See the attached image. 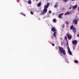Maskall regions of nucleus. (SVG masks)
Segmentation results:
<instances>
[{"mask_svg": "<svg viewBox=\"0 0 79 79\" xmlns=\"http://www.w3.org/2000/svg\"><path fill=\"white\" fill-rule=\"evenodd\" d=\"M59 51L60 52V53H63L64 55H66V52H65V50H64L63 48L61 47L60 46H59Z\"/></svg>", "mask_w": 79, "mask_h": 79, "instance_id": "obj_1", "label": "nucleus"}, {"mask_svg": "<svg viewBox=\"0 0 79 79\" xmlns=\"http://www.w3.org/2000/svg\"><path fill=\"white\" fill-rule=\"evenodd\" d=\"M47 12V9L44 8L43 11H42L40 14V15H44Z\"/></svg>", "mask_w": 79, "mask_h": 79, "instance_id": "obj_2", "label": "nucleus"}, {"mask_svg": "<svg viewBox=\"0 0 79 79\" xmlns=\"http://www.w3.org/2000/svg\"><path fill=\"white\" fill-rule=\"evenodd\" d=\"M78 21H79V18H77L76 19H74L73 21V23L76 25L77 24V23H78Z\"/></svg>", "mask_w": 79, "mask_h": 79, "instance_id": "obj_3", "label": "nucleus"}, {"mask_svg": "<svg viewBox=\"0 0 79 79\" xmlns=\"http://www.w3.org/2000/svg\"><path fill=\"white\" fill-rule=\"evenodd\" d=\"M66 35L69 40H71L72 39V35L71 34H69V33H67Z\"/></svg>", "mask_w": 79, "mask_h": 79, "instance_id": "obj_4", "label": "nucleus"}, {"mask_svg": "<svg viewBox=\"0 0 79 79\" xmlns=\"http://www.w3.org/2000/svg\"><path fill=\"white\" fill-rule=\"evenodd\" d=\"M70 29L71 30L73 29V31L74 32V33L76 32V28H75V27H74L73 25H72V26H70Z\"/></svg>", "mask_w": 79, "mask_h": 79, "instance_id": "obj_5", "label": "nucleus"}, {"mask_svg": "<svg viewBox=\"0 0 79 79\" xmlns=\"http://www.w3.org/2000/svg\"><path fill=\"white\" fill-rule=\"evenodd\" d=\"M67 49H68V52L69 54L70 55H72V52H71L70 50V48H69V47H68Z\"/></svg>", "mask_w": 79, "mask_h": 79, "instance_id": "obj_6", "label": "nucleus"}, {"mask_svg": "<svg viewBox=\"0 0 79 79\" xmlns=\"http://www.w3.org/2000/svg\"><path fill=\"white\" fill-rule=\"evenodd\" d=\"M77 42V40H73L72 41V43L73 45H76Z\"/></svg>", "mask_w": 79, "mask_h": 79, "instance_id": "obj_7", "label": "nucleus"}, {"mask_svg": "<svg viewBox=\"0 0 79 79\" xmlns=\"http://www.w3.org/2000/svg\"><path fill=\"white\" fill-rule=\"evenodd\" d=\"M71 13L70 11H68L67 12H66L65 14L64 15L66 16L67 15H70Z\"/></svg>", "mask_w": 79, "mask_h": 79, "instance_id": "obj_8", "label": "nucleus"}, {"mask_svg": "<svg viewBox=\"0 0 79 79\" xmlns=\"http://www.w3.org/2000/svg\"><path fill=\"white\" fill-rule=\"evenodd\" d=\"M63 14H64L63 13H62L59 14L58 16V18H61V16H62L63 15Z\"/></svg>", "mask_w": 79, "mask_h": 79, "instance_id": "obj_9", "label": "nucleus"}, {"mask_svg": "<svg viewBox=\"0 0 79 79\" xmlns=\"http://www.w3.org/2000/svg\"><path fill=\"white\" fill-rule=\"evenodd\" d=\"M77 7V5H76L75 6H74L72 7L73 9H75V8H76Z\"/></svg>", "mask_w": 79, "mask_h": 79, "instance_id": "obj_10", "label": "nucleus"}, {"mask_svg": "<svg viewBox=\"0 0 79 79\" xmlns=\"http://www.w3.org/2000/svg\"><path fill=\"white\" fill-rule=\"evenodd\" d=\"M41 2H40L39 3H38V4H37V6L38 7H39V6H41Z\"/></svg>", "mask_w": 79, "mask_h": 79, "instance_id": "obj_11", "label": "nucleus"}, {"mask_svg": "<svg viewBox=\"0 0 79 79\" xmlns=\"http://www.w3.org/2000/svg\"><path fill=\"white\" fill-rule=\"evenodd\" d=\"M52 30L53 32H55V31H56V29L54 27H53L52 28Z\"/></svg>", "mask_w": 79, "mask_h": 79, "instance_id": "obj_12", "label": "nucleus"}, {"mask_svg": "<svg viewBox=\"0 0 79 79\" xmlns=\"http://www.w3.org/2000/svg\"><path fill=\"white\" fill-rule=\"evenodd\" d=\"M48 8V6L47 5H45L44 6V8H45L46 9H47Z\"/></svg>", "mask_w": 79, "mask_h": 79, "instance_id": "obj_13", "label": "nucleus"}, {"mask_svg": "<svg viewBox=\"0 0 79 79\" xmlns=\"http://www.w3.org/2000/svg\"><path fill=\"white\" fill-rule=\"evenodd\" d=\"M58 5V2H57L54 6V8H56V7H57V5Z\"/></svg>", "mask_w": 79, "mask_h": 79, "instance_id": "obj_14", "label": "nucleus"}, {"mask_svg": "<svg viewBox=\"0 0 79 79\" xmlns=\"http://www.w3.org/2000/svg\"><path fill=\"white\" fill-rule=\"evenodd\" d=\"M56 19H54L53 20V21L54 23H56Z\"/></svg>", "mask_w": 79, "mask_h": 79, "instance_id": "obj_15", "label": "nucleus"}, {"mask_svg": "<svg viewBox=\"0 0 79 79\" xmlns=\"http://www.w3.org/2000/svg\"><path fill=\"white\" fill-rule=\"evenodd\" d=\"M56 32L55 31L54 32V33L53 34V35L55 37H56Z\"/></svg>", "mask_w": 79, "mask_h": 79, "instance_id": "obj_16", "label": "nucleus"}, {"mask_svg": "<svg viewBox=\"0 0 79 79\" xmlns=\"http://www.w3.org/2000/svg\"><path fill=\"white\" fill-rule=\"evenodd\" d=\"M28 4H31V1H30V0H29L28 2Z\"/></svg>", "mask_w": 79, "mask_h": 79, "instance_id": "obj_17", "label": "nucleus"}, {"mask_svg": "<svg viewBox=\"0 0 79 79\" xmlns=\"http://www.w3.org/2000/svg\"><path fill=\"white\" fill-rule=\"evenodd\" d=\"M66 60H65V62H67V63H69V62L68 61V59L66 58Z\"/></svg>", "mask_w": 79, "mask_h": 79, "instance_id": "obj_18", "label": "nucleus"}, {"mask_svg": "<svg viewBox=\"0 0 79 79\" xmlns=\"http://www.w3.org/2000/svg\"><path fill=\"white\" fill-rule=\"evenodd\" d=\"M74 62L75 63H78V61L77 60H75L74 61Z\"/></svg>", "mask_w": 79, "mask_h": 79, "instance_id": "obj_19", "label": "nucleus"}, {"mask_svg": "<svg viewBox=\"0 0 79 79\" xmlns=\"http://www.w3.org/2000/svg\"><path fill=\"white\" fill-rule=\"evenodd\" d=\"M72 8V6H70L69 8V10H71V9Z\"/></svg>", "mask_w": 79, "mask_h": 79, "instance_id": "obj_20", "label": "nucleus"}, {"mask_svg": "<svg viewBox=\"0 0 79 79\" xmlns=\"http://www.w3.org/2000/svg\"><path fill=\"white\" fill-rule=\"evenodd\" d=\"M62 28H64V24H63L62 25Z\"/></svg>", "mask_w": 79, "mask_h": 79, "instance_id": "obj_21", "label": "nucleus"}, {"mask_svg": "<svg viewBox=\"0 0 79 79\" xmlns=\"http://www.w3.org/2000/svg\"><path fill=\"white\" fill-rule=\"evenodd\" d=\"M46 5H48V6H50V3H47V4Z\"/></svg>", "mask_w": 79, "mask_h": 79, "instance_id": "obj_22", "label": "nucleus"}, {"mask_svg": "<svg viewBox=\"0 0 79 79\" xmlns=\"http://www.w3.org/2000/svg\"><path fill=\"white\" fill-rule=\"evenodd\" d=\"M49 13L50 14V13H52V11L51 10L49 11Z\"/></svg>", "mask_w": 79, "mask_h": 79, "instance_id": "obj_23", "label": "nucleus"}, {"mask_svg": "<svg viewBox=\"0 0 79 79\" xmlns=\"http://www.w3.org/2000/svg\"><path fill=\"white\" fill-rule=\"evenodd\" d=\"M30 13H31V15H34V13H33V12H32V11H31Z\"/></svg>", "mask_w": 79, "mask_h": 79, "instance_id": "obj_24", "label": "nucleus"}, {"mask_svg": "<svg viewBox=\"0 0 79 79\" xmlns=\"http://www.w3.org/2000/svg\"><path fill=\"white\" fill-rule=\"evenodd\" d=\"M66 24H68L69 23V22L68 21H66Z\"/></svg>", "mask_w": 79, "mask_h": 79, "instance_id": "obj_25", "label": "nucleus"}, {"mask_svg": "<svg viewBox=\"0 0 79 79\" xmlns=\"http://www.w3.org/2000/svg\"><path fill=\"white\" fill-rule=\"evenodd\" d=\"M73 50H75V46H73Z\"/></svg>", "mask_w": 79, "mask_h": 79, "instance_id": "obj_26", "label": "nucleus"}, {"mask_svg": "<svg viewBox=\"0 0 79 79\" xmlns=\"http://www.w3.org/2000/svg\"><path fill=\"white\" fill-rule=\"evenodd\" d=\"M21 14L22 15H23V16H26V15H25V14H23V13H22Z\"/></svg>", "mask_w": 79, "mask_h": 79, "instance_id": "obj_27", "label": "nucleus"}, {"mask_svg": "<svg viewBox=\"0 0 79 79\" xmlns=\"http://www.w3.org/2000/svg\"><path fill=\"white\" fill-rule=\"evenodd\" d=\"M65 39H66V40H67V37L65 36Z\"/></svg>", "mask_w": 79, "mask_h": 79, "instance_id": "obj_28", "label": "nucleus"}, {"mask_svg": "<svg viewBox=\"0 0 79 79\" xmlns=\"http://www.w3.org/2000/svg\"><path fill=\"white\" fill-rule=\"evenodd\" d=\"M65 2H67V1H68V0H64Z\"/></svg>", "mask_w": 79, "mask_h": 79, "instance_id": "obj_29", "label": "nucleus"}, {"mask_svg": "<svg viewBox=\"0 0 79 79\" xmlns=\"http://www.w3.org/2000/svg\"><path fill=\"white\" fill-rule=\"evenodd\" d=\"M67 45L68 46H69V44H68V42H67Z\"/></svg>", "mask_w": 79, "mask_h": 79, "instance_id": "obj_30", "label": "nucleus"}, {"mask_svg": "<svg viewBox=\"0 0 79 79\" xmlns=\"http://www.w3.org/2000/svg\"><path fill=\"white\" fill-rule=\"evenodd\" d=\"M52 46H55V44H52Z\"/></svg>", "mask_w": 79, "mask_h": 79, "instance_id": "obj_31", "label": "nucleus"}, {"mask_svg": "<svg viewBox=\"0 0 79 79\" xmlns=\"http://www.w3.org/2000/svg\"><path fill=\"white\" fill-rule=\"evenodd\" d=\"M77 37H79V34L77 35Z\"/></svg>", "mask_w": 79, "mask_h": 79, "instance_id": "obj_32", "label": "nucleus"}, {"mask_svg": "<svg viewBox=\"0 0 79 79\" xmlns=\"http://www.w3.org/2000/svg\"><path fill=\"white\" fill-rule=\"evenodd\" d=\"M78 11H79V7H78Z\"/></svg>", "mask_w": 79, "mask_h": 79, "instance_id": "obj_33", "label": "nucleus"}, {"mask_svg": "<svg viewBox=\"0 0 79 79\" xmlns=\"http://www.w3.org/2000/svg\"><path fill=\"white\" fill-rule=\"evenodd\" d=\"M46 18V17L45 16L44 17H43V19H44V18Z\"/></svg>", "mask_w": 79, "mask_h": 79, "instance_id": "obj_34", "label": "nucleus"}, {"mask_svg": "<svg viewBox=\"0 0 79 79\" xmlns=\"http://www.w3.org/2000/svg\"><path fill=\"white\" fill-rule=\"evenodd\" d=\"M51 37H52V39H53V36H51Z\"/></svg>", "mask_w": 79, "mask_h": 79, "instance_id": "obj_35", "label": "nucleus"}, {"mask_svg": "<svg viewBox=\"0 0 79 79\" xmlns=\"http://www.w3.org/2000/svg\"><path fill=\"white\" fill-rule=\"evenodd\" d=\"M72 1H74L75 0H72Z\"/></svg>", "mask_w": 79, "mask_h": 79, "instance_id": "obj_36", "label": "nucleus"}, {"mask_svg": "<svg viewBox=\"0 0 79 79\" xmlns=\"http://www.w3.org/2000/svg\"><path fill=\"white\" fill-rule=\"evenodd\" d=\"M39 19H40V18Z\"/></svg>", "mask_w": 79, "mask_h": 79, "instance_id": "obj_37", "label": "nucleus"}, {"mask_svg": "<svg viewBox=\"0 0 79 79\" xmlns=\"http://www.w3.org/2000/svg\"><path fill=\"white\" fill-rule=\"evenodd\" d=\"M76 18H77V16H76Z\"/></svg>", "mask_w": 79, "mask_h": 79, "instance_id": "obj_38", "label": "nucleus"}, {"mask_svg": "<svg viewBox=\"0 0 79 79\" xmlns=\"http://www.w3.org/2000/svg\"><path fill=\"white\" fill-rule=\"evenodd\" d=\"M37 1H38V0H36Z\"/></svg>", "mask_w": 79, "mask_h": 79, "instance_id": "obj_39", "label": "nucleus"}]
</instances>
